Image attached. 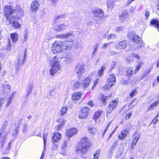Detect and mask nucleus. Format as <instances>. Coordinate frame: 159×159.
I'll list each match as a JSON object with an SVG mask.
<instances>
[{
	"instance_id": "obj_13",
	"label": "nucleus",
	"mask_w": 159,
	"mask_h": 159,
	"mask_svg": "<svg viewBox=\"0 0 159 159\" xmlns=\"http://www.w3.org/2000/svg\"><path fill=\"white\" fill-rule=\"evenodd\" d=\"M117 104L118 102L115 100H113L111 102L107 111V115L111 112L114 108L116 107Z\"/></svg>"
},
{
	"instance_id": "obj_52",
	"label": "nucleus",
	"mask_w": 159,
	"mask_h": 159,
	"mask_svg": "<svg viewBox=\"0 0 159 159\" xmlns=\"http://www.w3.org/2000/svg\"><path fill=\"white\" fill-rule=\"evenodd\" d=\"M16 10L19 12H20V14H22L23 13V10L20 8L18 5L16 6Z\"/></svg>"
},
{
	"instance_id": "obj_43",
	"label": "nucleus",
	"mask_w": 159,
	"mask_h": 159,
	"mask_svg": "<svg viewBox=\"0 0 159 159\" xmlns=\"http://www.w3.org/2000/svg\"><path fill=\"white\" fill-rule=\"evenodd\" d=\"M81 85L80 82L78 80L77 81L75 82L73 84V89H77L80 87Z\"/></svg>"
},
{
	"instance_id": "obj_16",
	"label": "nucleus",
	"mask_w": 159,
	"mask_h": 159,
	"mask_svg": "<svg viewBox=\"0 0 159 159\" xmlns=\"http://www.w3.org/2000/svg\"><path fill=\"white\" fill-rule=\"evenodd\" d=\"M77 132V130L75 128H73L67 129L66 132V137H69L70 139V137L76 134Z\"/></svg>"
},
{
	"instance_id": "obj_18",
	"label": "nucleus",
	"mask_w": 159,
	"mask_h": 159,
	"mask_svg": "<svg viewBox=\"0 0 159 159\" xmlns=\"http://www.w3.org/2000/svg\"><path fill=\"white\" fill-rule=\"evenodd\" d=\"M141 134L137 131H135L132 135V142L137 143L138 140L140 137Z\"/></svg>"
},
{
	"instance_id": "obj_47",
	"label": "nucleus",
	"mask_w": 159,
	"mask_h": 159,
	"mask_svg": "<svg viewBox=\"0 0 159 159\" xmlns=\"http://www.w3.org/2000/svg\"><path fill=\"white\" fill-rule=\"evenodd\" d=\"M116 38V35L115 34H111L108 35L107 39H115Z\"/></svg>"
},
{
	"instance_id": "obj_40",
	"label": "nucleus",
	"mask_w": 159,
	"mask_h": 159,
	"mask_svg": "<svg viewBox=\"0 0 159 159\" xmlns=\"http://www.w3.org/2000/svg\"><path fill=\"white\" fill-rule=\"evenodd\" d=\"M105 69V67L104 66H102L98 72V74L99 77L102 76L103 74L104 71Z\"/></svg>"
},
{
	"instance_id": "obj_34",
	"label": "nucleus",
	"mask_w": 159,
	"mask_h": 159,
	"mask_svg": "<svg viewBox=\"0 0 159 159\" xmlns=\"http://www.w3.org/2000/svg\"><path fill=\"white\" fill-rule=\"evenodd\" d=\"M107 98V97L103 94H100L98 97V99L102 102L103 103L105 104H106V100Z\"/></svg>"
},
{
	"instance_id": "obj_30",
	"label": "nucleus",
	"mask_w": 159,
	"mask_h": 159,
	"mask_svg": "<svg viewBox=\"0 0 159 159\" xmlns=\"http://www.w3.org/2000/svg\"><path fill=\"white\" fill-rule=\"evenodd\" d=\"M128 131H127L126 130H124L122 131L120 134L118 135V138L120 139H122L125 138L128 134Z\"/></svg>"
},
{
	"instance_id": "obj_9",
	"label": "nucleus",
	"mask_w": 159,
	"mask_h": 159,
	"mask_svg": "<svg viewBox=\"0 0 159 159\" xmlns=\"http://www.w3.org/2000/svg\"><path fill=\"white\" fill-rule=\"evenodd\" d=\"M90 111V109L87 107H83L81 109L78 115L79 119H85L88 116Z\"/></svg>"
},
{
	"instance_id": "obj_32",
	"label": "nucleus",
	"mask_w": 159,
	"mask_h": 159,
	"mask_svg": "<svg viewBox=\"0 0 159 159\" xmlns=\"http://www.w3.org/2000/svg\"><path fill=\"white\" fill-rule=\"evenodd\" d=\"M67 107H63L60 109L58 114L59 115H63L67 112Z\"/></svg>"
},
{
	"instance_id": "obj_35",
	"label": "nucleus",
	"mask_w": 159,
	"mask_h": 159,
	"mask_svg": "<svg viewBox=\"0 0 159 159\" xmlns=\"http://www.w3.org/2000/svg\"><path fill=\"white\" fill-rule=\"evenodd\" d=\"M16 93V92H13L12 94L11 95V96H9L8 97V100L7 101V105L6 106V107H7L9 105V104L11 103V100L12 98L14 97Z\"/></svg>"
},
{
	"instance_id": "obj_3",
	"label": "nucleus",
	"mask_w": 159,
	"mask_h": 159,
	"mask_svg": "<svg viewBox=\"0 0 159 159\" xmlns=\"http://www.w3.org/2000/svg\"><path fill=\"white\" fill-rule=\"evenodd\" d=\"M58 58L56 57H53L51 60L50 65L51 68L50 70V74L53 76L61 69Z\"/></svg>"
},
{
	"instance_id": "obj_25",
	"label": "nucleus",
	"mask_w": 159,
	"mask_h": 159,
	"mask_svg": "<svg viewBox=\"0 0 159 159\" xmlns=\"http://www.w3.org/2000/svg\"><path fill=\"white\" fill-rule=\"evenodd\" d=\"M33 87V84H30L27 86L26 89L27 93L26 94V98H27L32 92V88Z\"/></svg>"
},
{
	"instance_id": "obj_55",
	"label": "nucleus",
	"mask_w": 159,
	"mask_h": 159,
	"mask_svg": "<svg viewBox=\"0 0 159 159\" xmlns=\"http://www.w3.org/2000/svg\"><path fill=\"white\" fill-rule=\"evenodd\" d=\"M110 43H105L102 47V48L103 49L109 47L110 46Z\"/></svg>"
},
{
	"instance_id": "obj_24",
	"label": "nucleus",
	"mask_w": 159,
	"mask_h": 159,
	"mask_svg": "<svg viewBox=\"0 0 159 159\" xmlns=\"http://www.w3.org/2000/svg\"><path fill=\"white\" fill-rule=\"evenodd\" d=\"M11 92V86L9 84L4 85L3 88V94L5 95H8Z\"/></svg>"
},
{
	"instance_id": "obj_19",
	"label": "nucleus",
	"mask_w": 159,
	"mask_h": 159,
	"mask_svg": "<svg viewBox=\"0 0 159 159\" xmlns=\"http://www.w3.org/2000/svg\"><path fill=\"white\" fill-rule=\"evenodd\" d=\"M119 18L123 21H125L129 16V15L127 10H125L120 15Z\"/></svg>"
},
{
	"instance_id": "obj_48",
	"label": "nucleus",
	"mask_w": 159,
	"mask_h": 159,
	"mask_svg": "<svg viewBox=\"0 0 159 159\" xmlns=\"http://www.w3.org/2000/svg\"><path fill=\"white\" fill-rule=\"evenodd\" d=\"M88 130L89 132L92 134H95L96 131V129L95 128L91 127H89Z\"/></svg>"
},
{
	"instance_id": "obj_20",
	"label": "nucleus",
	"mask_w": 159,
	"mask_h": 159,
	"mask_svg": "<svg viewBox=\"0 0 159 159\" xmlns=\"http://www.w3.org/2000/svg\"><path fill=\"white\" fill-rule=\"evenodd\" d=\"M66 120L63 118L60 119L58 120L57 121L60 124L55 127V129L56 130L59 131L61 129V127L64 125Z\"/></svg>"
},
{
	"instance_id": "obj_50",
	"label": "nucleus",
	"mask_w": 159,
	"mask_h": 159,
	"mask_svg": "<svg viewBox=\"0 0 159 159\" xmlns=\"http://www.w3.org/2000/svg\"><path fill=\"white\" fill-rule=\"evenodd\" d=\"M100 151L98 150H97L95 153L94 154L93 156L94 158L93 159H98V155L100 154Z\"/></svg>"
},
{
	"instance_id": "obj_28",
	"label": "nucleus",
	"mask_w": 159,
	"mask_h": 159,
	"mask_svg": "<svg viewBox=\"0 0 159 159\" xmlns=\"http://www.w3.org/2000/svg\"><path fill=\"white\" fill-rule=\"evenodd\" d=\"M39 6V4L37 1H35L33 2L31 5V10L32 11L37 10L38 9Z\"/></svg>"
},
{
	"instance_id": "obj_8",
	"label": "nucleus",
	"mask_w": 159,
	"mask_h": 159,
	"mask_svg": "<svg viewBox=\"0 0 159 159\" xmlns=\"http://www.w3.org/2000/svg\"><path fill=\"white\" fill-rule=\"evenodd\" d=\"M14 10L12 9L11 6L6 5L5 6L3 9V12L6 18V20L11 18L13 16H11V15L14 12Z\"/></svg>"
},
{
	"instance_id": "obj_21",
	"label": "nucleus",
	"mask_w": 159,
	"mask_h": 159,
	"mask_svg": "<svg viewBox=\"0 0 159 159\" xmlns=\"http://www.w3.org/2000/svg\"><path fill=\"white\" fill-rule=\"evenodd\" d=\"M92 78L90 77H86L83 80L82 84V86L83 88H87L89 85L90 80Z\"/></svg>"
},
{
	"instance_id": "obj_29",
	"label": "nucleus",
	"mask_w": 159,
	"mask_h": 159,
	"mask_svg": "<svg viewBox=\"0 0 159 159\" xmlns=\"http://www.w3.org/2000/svg\"><path fill=\"white\" fill-rule=\"evenodd\" d=\"M12 41L13 43H16L17 41L18 38V35L17 33H14L10 34Z\"/></svg>"
},
{
	"instance_id": "obj_1",
	"label": "nucleus",
	"mask_w": 159,
	"mask_h": 159,
	"mask_svg": "<svg viewBox=\"0 0 159 159\" xmlns=\"http://www.w3.org/2000/svg\"><path fill=\"white\" fill-rule=\"evenodd\" d=\"M74 36V34L70 32H68L65 34H60L57 35L56 38L57 39H64L69 38V40L63 41L57 40L52 44V52L54 54L62 52H63L68 50L70 49L74 43V40L70 39Z\"/></svg>"
},
{
	"instance_id": "obj_5",
	"label": "nucleus",
	"mask_w": 159,
	"mask_h": 159,
	"mask_svg": "<svg viewBox=\"0 0 159 159\" xmlns=\"http://www.w3.org/2000/svg\"><path fill=\"white\" fill-rule=\"evenodd\" d=\"M26 49L25 50L23 56L19 57L18 59L15 62L16 73V74H18L19 70V66L22 64L24 62L26 58Z\"/></svg>"
},
{
	"instance_id": "obj_59",
	"label": "nucleus",
	"mask_w": 159,
	"mask_h": 159,
	"mask_svg": "<svg viewBox=\"0 0 159 159\" xmlns=\"http://www.w3.org/2000/svg\"><path fill=\"white\" fill-rule=\"evenodd\" d=\"M158 121V119H157V118H155V117L152 120V123H153V124H155Z\"/></svg>"
},
{
	"instance_id": "obj_39",
	"label": "nucleus",
	"mask_w": 159,
	"mask_h": 159,
	"mask_svg": "<svg viewBox=\"0 0 159 159\" xmlns=\"http://www.w3.org/2000/svg\"><path fill=\"white\" fill-rule=\"evenodd\" d=\"M66 139L64 141L61 147L63 149H64L67 146L68 142L70 139L69 137H66Z\"/></svg>"
},
{
	"instance_id": "obj_22",
	"label": "nucleus",
	"mask_w": 159,
	"mask_h": 159,
	"mask_svg": "<svg viewBox=\"0 0 159 159\" xmlns=\"http://www.w3.org/2000/svg\"><path fill=\"white\" fill-rule=\"evenodd\" d=\"M61 138V134L58 132H55L53 134L52 142H57Z\"/></svg>"
},
{
	"instance_id": "obj_57",
	"label": "nucleus",
	"mask_w": 159,
	"mask_h": 159,
	"mask_svg": "<svg viewBox=\"0 0 159 159\" xmlns=\"http://www.w3.org/2000/svg\"><path fill=\"white\" fill-rule=\"evenodd\" d=\"M144 16L146 17L145 19L146 20L147 19L149 16V12L148 11H146L144 14Z\"/></svg>"
},
{
	"instance_id": "obj_31",
	"label": "nucleus",
	"mask_w": 159,
	"mask_h": 159,
	"mask_svg": "<svg viewBox=\"0 0 159 159\" xmlns=\"http://www.w3.org/2000/svg\"><path fill=\"white\" fill-rule=\"evenodd\" d=\"M81 96V93L79 92L74 93L72 95V99L74 101L79 100L80 99Z\"/></svg>"
},
{
	"instance_id": "obj_23",
	"label": "nucleus",
	"mask_w": 159,
	"mask_h": 159,
	"mask_svg": "<svg viewBox=\"0 0 159 159\" xmlns=\"http://www.w3.org/2000/svg\"><path fill=\"white\" fill-rule=\"evenodd\" d=\"M47 134H43V140L44 150L42 153L41 157H40V159H43L45 154L44 152L45 151V147L46 145V143L47 140Z\"/></svg>"
},
{
	"instance_id": "obj_7",
	"label": "nucleus",
	"mask_w": 159,
	"mask_h": 159,
	"mask_svg": "<svg viewBox=\"0 0 159 159\" xmlns=\"http://www.w3.org/2000/svg\"><path fill=\"white\" fill-rule=\"evenodd\" d=\"M116 79L115 75L110 74L108 76L107 83L105 86L104 87L105 89H109L112 87L115 83Z\"/></svg>"
},
{
	"instance_id": "obj_63",
	"label": "nucleus",
	"mask_w": 159,
	"mask_h": 159,
	"mask_svg": "<svg viewBox=\"0 0 159 159\" xmlns=\"http://www.w3.org/2000/svg\"><path fill=\"white\" fill-rule=\"evenodd\" d=\"M27 126H28L27 125L25 124H24V126H23L24 127V129H23V131L24 132H25L27 130Z\"/></svg>"
},
{
	"instance_id": "obj_42",
	"label": "nucleus",
	"mask_w": 159,
	"mask_h": 159,
	"mask_svg": "<svg viewBox=\"0 0 159 159\" xmlns=\"http://www.w3.org/2000/svg\"><path fill=\"white\" fill-rule=\"evenodd\" d=\"M63 60L65 61L66 63H69L71 61V59L70 58V56L69 55H67L65 57H62Z\"/></svg>"
},
{
	"instance_id": "obj_12",
	"label": "nucleus",
	"mask_w": 159,
	"mask_h": 159,
	"mask_svg": "<svg viewBox=\"0 0 159 159\" xmlns=\"http://www.w3.org/2000/svg\"><path fill=\"white\" fill-rule=\"evenodd\" d=\"M7 121L6 120H5L0 130V131H1L2 132H0V133H2L3 134L5 135H6L8 133L9 131L10 127L7 126Z\"/></svg>"
},
{
	"instance_id": "obj_11",
	"label": "nucleus",
	"mask_w": 159,
	"mask_h": 159,
	"mask_svg": "<svg viewBox=\"0 0 159 159\" xmlns=\"http://www.w3.org/2000/svg\"><path fill=\"white\" fill-rule=\"evenodd\" d=\"M93 16L98 19H101L103 17L104 12L103 11L100 9H98L93 11Z\"/></svg>"
},
{
	"instance_id": "obj_49",
	"label": "nucleus",
	"mask_w": 159,
	"mask_h": 159,
	"mask_svg": "<svg viewBox=\"0 0 159 159\" xmlns=\"http://www.w3.org/2000/svg\"><path fill=\"white\" fill-rule=\"evenodd\" d=\"M25 33L24 35V39L23 40V42H25L28 38V35L27 34V30H25Z\"/></svg>"
},
{
	"instance_id": "obj_14",
	"label": "nucleus",
	"mask_w": 159,
	"mask_h": 159,
	"mask_svg": "<svg viewBox=\"0 0 159 159\" xmlns=\"http://www.w3.org/2000/svg\"><path fill=\"white\" fill-rule=\"evenodd\" d=\"M68 27L67 25L61 24L55 25L53 27L54 30L58 32H60L61 30L66 29Z\"/></svg>"
},
{
	"instance_id": "obj_61",
	"label": "nucleus",
	"mask_w": 159,
	"mask_h": 159,
	"mask_svg": "<svg viewBox=\"0 0 159 159\" xmlns=\"http://www.w3.org/2000/svg\"><path fill=\"white\" fill-rule=\"evenodd\" d=\"M127 126L128 127V129H129V130H130V129H131L132 128V127L133 126V125H131V124H130V123L128 124L127 125Z\"/></svg>"
},
{
	"instance_id": "obj_10",
	"label": "nucleus",
	"mask_w": 159,
	"mask_h": 159,
	"mask_svg": "<svg viewBox=\"0 0 159 159\" xmlns=\"http://www.w3.org/2000/svg\"><path fill=\"white\" fill-rule=\"evenodd\" d=\"M128 43V42L127 40H123L116 43L115 45V48L117 50L124 49L126 48Z\"/></svg>"
},
{
	"instance_id": "obj_64",
	"label": "nucleus",
	"mask_w": 159,
	"mask_h": 159,
	"mask_svg": "<svg viewBox=\"0 0 159 159\" xmlns=\"http://www.w3.org/2000/svg\"><path fill=\"white\" fill-rule=\"evenodd\" d=\"M57 148V145L55 144L54 143L52 147V150H55Z\"/></svg>"
},
{
	"instance_id": "obj_56",
	"label": "nucleus",
	"mask_w": 159,
	"mask_h": 159,
	"mask_svg": "<svg viewBox=\"0 0 159 159\" xmlns=\"http://www.w3.org/2000/svg\"><path fill=\"white\" fill-rule=\"evenodd\" d=\"M136 9V7H131L129 9V10L131 13H134Z\"/></svg>"
},
{
	"instance_id": "obj_51",
	"label": "nucleus",
	"mask_w": 159,
	"mask_h": 159,
	"mask_svg": "<svg viewBox=\"0 0 159 159\" xmlns=\"http://www.w3.org/2000/svg\"><path fill=\"white\" fill-rule=\"evenodd\" d=\"M131 55L133 56V58H134L137 60H138L140 58L139 56L137 54L132 53Z\"/></svg>"
},
{
	"instance_id": "obj_53",
	"label": "nucleus",
	"mask_w": 159,
	"mask_h": 159,
	"mask_svg": "<svg viewBox=\"0 0 159 159\" xmlns=\"http://www.w3.org/2000/svg\"><path fill=\"white\" fill-rule=\"evenodd\" d=\"M5 101V98H0V111L1 110V107Z\"/></svg>"
},
{
	"instance_id": "obj_62",
	"label": "nucleus",
	"mask_w": 159,
	"mask_h": 159,
	"mask_svg": "<svg viewBox=\"0 0 159 159\" xmlns=\"http://www.w3.org/2000/svg\"><path fill=\"white\" fill-rule=\"evenodd\" d=\"M126 61L127 63H129L131 62L130 60L129 56H127L126 57Z\"/></svg>"
},
{
	"instance_id": "obj_27",
	"label": "nucleus",
	"mask_w": 159,
	"mask_h": 159,
	"mask_svg": "<svg viewBox=\"0 0 159 159\" xmlns=\"http://www.w3.org/2000/svg\"><path fill=\"white\" fill-rule=\"evenodd\" d=\"M143 64V62L142 61L138 62L135 65V70L134 71V73H136L139 72L141 66Z\"/></svg>"
},
{
	"instance_id": "obj_6",
	"label": "nucleus",
	"mask_w": 159,
	"mask_h": 159,
	"mask_svg": "<svg viewBox=\"0 0 159 159\" xmlns=\"http://www.w3.org/2000/svg\"><path fill=\"white\" fill-rule=\"evenodd\" d=\"M7 20V21L8 22V25H10L14 29L19 28L20 27L21 25L19 23L18 21L16 20L15 16H13L11 18H10Z\"/></svg>"
},
{
	"instance_id": "obj_54",
	"label": "nucleus",
	"mask_w": 159,
	"mask_h": 159,
	"mask_svg": "<svg viewBox=\"0 0 159 159\" xmlns=\"http://www.w3.org/2000/svg\"><path fill=\"white\" fill-rule=\"evenodd\" d=\"M151 72V70L149 68L147 69L144 72V75H148Z\"/></svg>"
},
{
	"instance_id": "obj_15",
	"label": "nucleus",
	"mask_w": 159,
	"mask_h": 159,
	"mask_svg": "<svg viewBox=\"0 0 159 159\" xmlns=\"http://www.w3.org/2000/svg\"><path fill=\"white\" fill-rule=\"evenodd\" d=\"M76 71L77 74L82 75L85 71V68L84 64L83 63L78 64L76 68Z\"/></svg>"
},
{
	"instance_id": "obj_17",
	"label": "nucleus",
	"mask_w": 159,
	"mask_h": 159,
	"mask_svg": "<svg viewBox=\"0 0 159 159\" xmlns=\"http://www.w3.org/2000/svg\"><path fill=\"white\" fill-rule=\"evenodd\" d=\"M6 139V135L0 133V148L2 149H3L4 147Z\"/></svg>"
},
{
	"instance_id": "obj_41",
	"label": "nucleus",
	"mask_w": 159,
	"mask_h": 159,
	"mask_svg": "<svg viewBox=\"0 0 159 159\" xmlns=\"http://www.w3.org/2000/svg\"><path fill=\"white\" fill-rule=\"evenodd\" d=\"M11 143V142L8 144L7 146L6 147L5 149L3 151V154H6L8 153L10 149V146Z\"/></svg>"
},
{
	"instance_id": "obj_60",
	"label": "nucleus",
	"mask_w": 159,
	"mask_h": 159,
	"mask_svg": "<svg viewBox=\"0 0 159 159\" xmlns=\"http://www.w3.org/2000/svg\"><path fill=\"white\" fill-rule=\"evenodd\" d=\"M137 143H134V142H132V143L131 144V148L132 149H134L135 146Z\"/></svg>"
},
{
	"instance_id": "obj_44",
	"label": "nucleus",
	"mask_w": 159,
	"mask_h": 159,
	"mask_svg": "<svg viewBox=\"0 0 159 159\" xmlns=\"http://www.w3.org/2000/svg\"><path fill=\"white\" fill-rule=\"evenodd\" d=\"M125 27L123 26L117 27L116 28V33H121L123 31Z\"/></svg>"
},
{
	"instance_id": "obj_37",
	"label": "nucleus",
	"mask_w": 159,
	"mask_h": 159,
	"mask_svg": "<svg viewBox=\"0 0 159 159\" xmlns=\"http://www.w3.org/2000/svg\"><path fill=\"white\" fill-rule=\"evenodd\" d=\"M102 111H98L95 112L93 116V119L96 120L102 114Z\"/></svg>"
},
{
	"instance_id": "obj_4",
	"label": "nucleus",
	"mask_w": 159,
	"mask_h": 159,
	"mask_svg": "<svg viewBox=\"0 0 159 159\" xmlns=\"http://www.w3.org/2000/svg\"><path fill=\"white\" fill-rule=\"evenodd\" d=\"M127 37L130 39H131L135 43L137 44H139V47L141 48V47L144 45V43H143V41L139 36L135 34L134 31L129 32L127 34Z\"/></svg>"
},
{
	"instance_id": "obj_36",
	"label": "nucleus",
	"mask_w": 159,
	"mask_h": 159,
	"mask_svg": "<svg viewBox=\"0 0 159 159\" xmlns=\"http://www.w3.org/2000/svg\"><path fill=\"white\" fill-rule=\"evenodd\" d=\"M159 104V102L158 100L155 102H153L149 107L148 109V111L153 110L154 109V107L158 105Z\"/></svg>"
},
{
	"instance_id": "obj_58",
	"label": "nucleus",
	"mask_w": 159,
	"mask_h": 159,
	"mask_svg": "<svg viewBox=\"0 0 159 159\" xmlns=\"http://www.w3.org/2000/svg\"><path fill=\"white\" fill-rule=\"evenodd\" d=\"M136 90H134L132 91V92L130 93V96L132 98L135 95L136 93Z\"/></svg>"
},
{
	"instance_id": "obj_46",
	"label": "nucleus",
	"mask_w": 159,
	"mask_h": 159,
	"mask_svg": "<svg viewBox=\"0 0 159 159\" xmlns=\"http://www.w3.org/2000/svg\"><path fill=\"white\" fill-rule=\"evenodd\" d=\"M99 47V44L98 43L95 44L93 46V52L92 53V55H94L95 54L97 51Z\"/></svg>"
},
{
	"instance_id": "obj_33",
	"label": "nucleus",
	"mask_w": 159,
	"mask_h": 159,
	"mask_svg": "<svg viewBox=\"0 0 159 159\" xmlns=\"http://www.w3.org/2000/svg\"><path fill=\"white\" fill-rule=\"evenodd\" d=\"M118 143L117 141H114L113 143V144L111 147L110 148L109 153L111 154L113 153V151L115 148L116 146H117Z\"/></svg>"
},
{
	"instance_id": "obj_45",
	"label": "nucleus",
	"mask_w": 159,
	"mask_h": 159,
	"mask_svg": "<svg viewBox=\"0 0 159 159\" xmlns=\"http://www.w3.org/2000/svg\"><path fill=\"white\" fill-rule=\"evenodd\" d=\"M134 69L132 67H130L128 68L127 71V75L129 76L132 75Z\"/></svg>"
},
{
	"instance_id": "obj_26",
	"label": "nucleus",
	"mask_w": 159,
	"mask_h": 159,
	"mask_svg": "<svg viewBox=\"0 0 159 159\" xmlns=\"http://www.w3.org/2000/svg\"><path fill=\"white\" fill-rule=\"evenodd\" d=\"M66 16H67L66 14L58 15L55 16L53 23H55L58 20H61L62 19H65Z\"/></svg>"
},
{
	"instance_id": "obj_38",
	"label": "nucleus",
	"mask_w": 159,
	"mask_h": 159,
	"mask_svg": "<svg viewBox=\"0 0 159 159\" xmlns=\"http://www.w3.org/2000/svg\"><path fill=\"white\" fill-rule=\"evenodd\" d=\"M107 6L108 8L111 10L114 6V4L113 0H108L107 2Z\"/></svg>"
},
{
	"instance_id": "obj_2",
	"label": "nucleus",
	"mask_w": 159,
	"mask_h": 159,
	"mask_svg": "<svg viewBox=\"0 0 159 159\" xmlns=\"http://www.w3.org/2000/svg\"><path fill=\"white\" fill-rule=\"evenodd\" d=\"M81 143L76 147V153L80 154H84L92 146L90 141L86 137H83L81 140Z\"/></svg>"
}]
</instances>
